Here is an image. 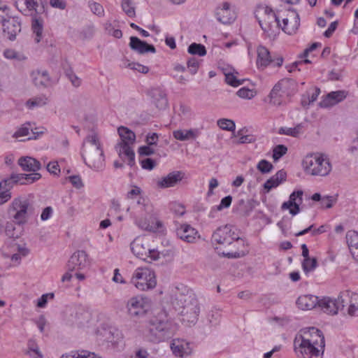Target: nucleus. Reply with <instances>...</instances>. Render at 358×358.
<instances>
[{
    "label": "nucleus",
    "instance_id": "1",
    "mask_svg": "<svg viewBox=\"0 0 358 358\" xmlns=\"http://www.w3.org/2000/svg\"><path fill=\"white\" fill-rule=\"evenodd\" d=\"M211 242L215 245L216 250H222L221 253L223 257L239 258L244 256V252L240 251V248L244 246L245 241L230 224L217 228L212 234Z\"/></svg>",
    "mask_w": 358,
    "mask_h": 358
},
{
    "label": "nucleus",
    "instance_id": "2",
    "mask_svg": "<svg viewBox=\"0 0 358 358\" xmlns=\"http://www.w3.org/2000/svg\"><path fill=\"white\" fill-rule=\"evenodd\" d=\"M82 157L91 169L100 171L105 167L103 151L96 134L88 135L83 144Z\"/></svg>",
    "mask_w": 358,
    "mask_h": 358
},
{
    "label": "nucleus",
    "instance_id": "3",
    "mask_svg": "<svg viewBox=\"0 0 358 358\" xmlns=\"http://www.w3.org/2000/svg\"><path fill=\"white\" fill-rule=\"evenodd\" d=\"M255 15L262 29L268 36H275L280 29L281 22L280 18L271 8L267 6H258L255 11Z\"/></svg>",
    "mask_w": 358,
    "mask_h": 358
},
{
    "label": "nucleus",
    "instance_id": "4",
    "mask_svg": "<svg viewBox=\"0 0 358 358\" xmlns=\"http://www.w3.org/2000/svg\"><path fill=\"white\" fill-rule=\"evenodd\" d=\"M33 213L34 208L30 201L25 197L15 198L8 209L9 217L18 225L26 224Z\"/></svg>",
    "mask_w": 358,
    "mask_h": 358
},
{
    "label": "nucleus",
    "instance_id": "5",
    "mask_svg": "<svg viewBox=\"0 0 358 358\" xmlns=\"http://www.w3.org/2000/svg\"><path fill=\"white\" fill-rule=\"evenodd\" d=\"M303 166L306 172L313 176H326L331 170L329 159L318 154L307 155L303 160Z\"/></svg>",
    "mask_w": 358,
    "mask_h": 358
},
{
    "label": "nucleus",
    "instance_id": "6",
    "mask_svg": "<svg viewBox=\"0 0 358 358\" xmlns=\"http://www.w3.org/2000/svg\"><path fill=\"white\" fill-rule=\"evenodd\" d=\"M131 283L141 291L153 289L157 285L155 274L148 268H138L131 278Z\"/></svg>",
    "mask_w": 358,
    "mask_h": 358
},
{
    "label": "nucleus",
    "instance_id": "7",
    "mask_svg": "<svg viewBox=\"0 0 358 358\" xmlns=\"http://www.w3.org/2000/svg\"><path fill=\"white\" fill-rule=\"evenodd\" d=\"M171 324L168 320H152L148 327L146 336L154 343H159L171 336Z\"/></svg>",
    "mask_w": 358,
    "mask_h": 358
},
{
    "label": "nucleus",
    "instance_id": "8",
    "mask_svg": "<svg viewBox=\"0 0 358 358\" xmlns=\"http://www.w3.org/2000/svg\"><path fill=\"white\" fill-rule=\"evenodd\" d=\"M172 303L174 308L179 312L181 310H185L187 307H191L194 305L198 304V301L192 291L186 287H182L180 289L176 288L172 297Z\"/></svg>",
    "mask_w": 358,
    "mask_h": 358
},
{
    "label": "nucleus",
    "instance_id": "9",
    "mask_svg": "<svg viewBox=\"0 0 358 358\" xmlns=\"http://www.w3.org/2000/svg\"><path fill=\"white\" fill-rule=\"evenodd\" d=\"M299 341L320 345L321 349H324L325 345L324 337L322 331L315 327L303 329L299 336L296 337L294 345H297Z\"/></svg>",
    "mask_w": 358,
    "mask_h": 358
},
{
    "label": "nucleus",
    "instance_id": "10",
    "mask_svg": "<svg viewBox=\"0 0 358 358\" xmlns=\"http://www.w3.org/2000/svg\"><path fill=\"white\" fill-rule=\"evenodd\" d=\"M149 306L148 299L143 296H133L127 303V313L132 317L145 315Z\"/></svg>",
    "mask_w": 358,
    "mask_h": 358
},
{
    "label": "nucleus",
    "instance_id": "11",
    "mask_svg": "<svg viewBox=\"0 0 358 358\" xmlns=\"http://www.w3.org/2000/svg\"><path fill=\"white\" fill-rule=\"evenodd\" d=\"M90 265V261L86 252L84 250H78L71 256L66 266L69 271H79L87 268Z\"/></svg>",
    "mask_w": 358,
    "mask_h": 358
},
{
    "label": "nucleus",
    "instance_id": "12",
    "mask_svg": "<svg viewBox=\"0 0 358 358\" xmlns=\"http://www.w3.org/2000/svg\"><path fill=\"white\" fill-rule=\"evenodd\" d=\"M295 351L303 358H322L324 349H321L320 345L299 341L295 345Z\"/></svg>",
    "mask_w": 358,
    "mask_h": 358
},
{
    "label": "nucleus",
    "instance_id": "13",
    "mask_svg": "<svg viewBox=\"0 0 358 358\" xmlns=\"http://www.w3.org/2000/svg\"><path fill=\"white\" fill-rule=\"evenodd\" d=\"M3 27V32L10 41H14L16 36L21 31V22L17 17H9L1 19Z\"/></svg>",
    "mask_w": 358,
    "mask_h": 358
},
{
    "label": "nucleus",
    "instance_id": "14",
    "mask_svg": "<svg viewBox=\"0 0 358 358\" xmlns=\"http://www.w3.org/2000/svg\"><path fill=\"white\" fill-rule=\"evenodd\" d=\"M300 25L299 15L294 10H290L287 17L282 18L280 27L285 33L292 35L296 33Z\"/></svg>",
    "mask_w": 358,
    "mask_h": 358
},
{
    "label": "nucleus",
    "instance_id": "15",
    "mask_svg": "<svg viewBox=\"0 0 358 358\" xmlns=\"http://www.w3.org/2000/svg\"><path fill=\"white\" fill-rule=\"evenodd\" d=\"M132 252L138 258L148 260L149 255L148 242L145 237H137L131 243Z\"/></svg>",
    "mask_w": 358,
    "mask_h": 358
},
{
    "label": "nucleus",
    "instance_id": "16",
    "mask_svg": "<svg viewBox=\"0 0 358 358\" xmlns=\"http://www.w3.org/2000/svg\"><path fill=\"white\" fill-rule=\"evenodd\" d=\"M173 354L177 357H185L192 354V348L189 342L183 339H173L171 343Z\"/></svg>",
    "mask_w": 358,
    "mask_h": 358
},
{
    "label": "nucleus",
    "instance_id": "17",
    "mask_svg": "<svg viewBox=\"0 0 358 358\" xmlns=\"http://www.w3.org/2000/svg\"><path fill=\"white\" fill-rule=\"evenodd\" d=\"M341 303V294L337 299H332L329 297H325L319 301V306L323 310L324 312L335 315L337 314L339 310H343V304Z\"/></svg>",
    "mask_w": 358,
    "mask_h": 358
},
{
    "label": "nucleus",
    "instance_id": "18",
    "mask_svg": "<svg viewBox=\"0 0 358 358\" xmlns=\"http://www.w3.org/2000/svg\"><path fill=\"white\" fill-rule=\"evenodd\" d=\"M341 303L349 302L348 313L350 316H358V294L345 290L341 292Z\"/></svg>",
    "mask_w": 358,
    "mask_h": 358
},
{
    "label": "nucleus",
    "instance_id": "19",
    "mask_svg": "<svg viewBox=\"0 0 358 358\" xmlns=\"http://www.w3.org/2000/svg\"><path fill=\"white\" fill-rule=\"evenodd\" d=\"M217 20L222 24H231L236 19V13L230 8V5L227 2L222 4V7L217 8L215 11Z\"/></svg>",
    "mask_w": 358,
    "mask_h": 358
},
{
    "label": "nucleus",
    "instance_id": "20",
    "mask_svg": "<svg viewBox=\"0 0 358 358\" xmlns=\"http://www.w3.org/2000/svg\"><path fill=\"white\" fill-rule=\"evenodd\" d=\"M183 177L184 173L182 171H173L159 179L157 182V185L162 189L174 187L182 180Z\"/></svg>",
    "mask_w": 358,
    "mask_h": 358
},
{
    "label": "nucleus",
    "instance_id": "21",
    "mask_svg": "<svg viewBox=\"0 0 358 358\" xmlns=\"http://www.w3.org/2000/svg\"><path fill=\"white\" fill-rule=\"evenodd\" d=\"M133 145L122 144L117 143L115 145V150L119 157L125 161L127 159V164L130 166H133L135 164V153L132 148Z\"/></svg>",
    "mask_w": 358,
    "mask_h": 358
},
{
    "label": "nucleus",
    "instance_id": "22",
    "mask_svg": "<svg viewBox=\"0 0 358 358\" xmlns=\"http://www.w3.org/2000/svg\"><path fill=\"white\" fill-rule=\"evenodd\" d=\"M129 47L134 51L143 55L147 52L155 53L156 49L153 45L148 44L147 42L141 41L136 36H131Z\"/></svg>",
    "mask_w": 358,
    "mask_h": 358
},
{
    "label": "nucleus",
    "instance_id": "23",
    "mask_svg": "<svg viewBox=\"0 0 358 358\" xmlns=\"http://www.w3.org/2000/svg\"><path fill=\"white\" fill-rule=\"evenodd\" d=\"M30 76L33 84L38 88L47 87L50 82V76L46 70H33L30 73Z\"/></svg>",
    "mask_w": 358,
    "mask_h": 358
},
{
    "label": "nucleus",
    "instance_id": "24",
    "mask_svg": "<svg viewBox=\"0 0 358 358\" xmlns=\"http://www.w3.org/2000/svg\"><path fill=\"white\" fill-rule=\"evenodd\" d=\"M101 340L112 345L118 343L122 338L123 334L121 331L115 327L103 329L101 333Z\"/></svg>",
    "mask_w": 358,
    "mask_h": 358
},
{
    "label": "nucleus",
    "instance_id": "25",
    "mask_svg": "<svg viewBox=\"0 0 358 358\" xmlns=\"http://www.w3.org/2000/svg\"><path fill=\"white\" fill-rule=\"evenodd\" d=\"M199 312V303L196 305L193 304L191 307H187L185 310H181L180 314L182 322L187 324H195L198 320Z\"/></svg>",
    "mask_w": 358,
    "mask_h": 358
},
{
    "label": "nucleus",
    "instance_id": "26",
    "mask_svg": "<svg viewBox=\"0 0 358 358\" xmlns=\"http://www.w3.org/2000/svg\"><path fill=\"white\" fill-rule=\"evenodd\" d=\"M177 236L187 243H193L196 239L198 231L189 224H181L176 230Z\"/></svg>",
    "mask_w": 358,
    "mask_h": 358
},
{
    "label": "nucleus",
    "instance_id": "27",
    "mask_svg": "<svg viewBox=\"0 0 358 358\" xmlns=\"http://www.w3.org/2000/svg\"><path fill=\"white\" fill-rule=\"evenodd\" d=\"M18 165L24 171L36 172L41 169V164L35 158L31 157H21L17 161Z\"/></svg>",
    "mask_w": 358,
    "mask_h": 358
},
{
    "label": "nucleus",
    "instance_id": "28",
    "mask_svg": "<svg viewBox=\"0 0 358 358\" xmlns=\"http://www.w3.org/2000/svg\"><path fill=\"white\" fill-rule=\"evenodd\" d=\"M347 96V92L343 90H338L335 92H331L329 93L325 99L321 102L320 105L322 107H329L334 106L343 99H345Z\"/></svg>",
    "mask_w": 358,
    "mask_h": 358
},
{
    "label": "nucleus",
    "instance_id": "29",
    "mask_svg": "<svg viewBox=\"0 0 358 358\" xmlns=\"http://www.w3.org/2000/svg\"><path fill=\"white\" fill-rule=\"evenodd\" d=\"M296 304L302 310H311L319 304V300L316 296L306 294L298 298Z\"/></svg>",
    "mask_w": 358,
    "mask_h": 358
},
{
    "label": "nucleus",
    "instance_id": "30",
    "mask_svg": "<svg viewBox=\"0 0 358 358\" xmlns=\"http://www.w3.org/2000/svg\"><path fill=\"white\" fill-rule=\"evenodd\" d=\"M286 177L287 173L284 170L278 171L264 184V187L266 189V192H268L271 189L278 187L286 180Z\"/></svg>",
    "mask_w": 358,
    "mask_h": 358
},
{
    "label": "nucleus",
    "instance_id": "31",
    "mask_svg": "<svg viewBox=\"0 0 358 358\" xmlns=\"http://www.w3.org/2000/svg\"><path fill=\"white\" fill-rule=\"evenodd\" d=\"M346 241L350 253L353 258L358 262V233L355 231H350L347 232Z\"/></svg>",
    "mask_w": 358,
    "mask_h": 358
},
{
    "label": "nucleus",
    "instance_id": "32",
    "mask_svg": "<svg viewBox=\"0 0 358 358\" xmlns=\"http://www.w3.org/2000/svg\"><path fill=\"white\" fill-rule=\"evenodd\" d=\"M257 64L258 66L266 67L269 64H271L273 58L270 54L268 50L264 46L259 45L257 48Z\"/></svg>",
    "mask_w": 358,
    "mask_h": 358
},
{
    "label": "nucleus",
    "instance_id": "33",
    "mask_svg": "<svg viewBox=\"0 0 358 358\" xmlns=\"http://www.w3.org/2000/svg\"><path fill=\"white\" fill-rule=\"evenodd\" d=\"M118 134L120 137V143L122 144H127V145H134L136 141V135L135 134L128 129L127 127L121 126L117 129Z\"/></svg>",
    "mask_w": 358,
    "mask_h": 358
},
{
    "label": "nucleus",
    "instance_id": "34",
    "mask_svg": "<svg viewBox=\"0 0 358 358\" xmlns=\"http://www.w3.org/2000/svg\"><path fill=\"white\" fill-rule=\"evenodd\" d=\"M199 131L197 129H188L182 130L178 129L173 132V137L179 141H184L191 138L194 139L199 135Z\"/></svg>",
    "mask_w": 358,
    "mask_h": 358
},
{
    "label": "nucleus",
    "instance_id": "35",
    "mask_svg": "<svg viewBox=\"0 0 358 358\" xmlns=\"http://www.w3.org/2000/svg\"><path fill=\"white\" fill-rule=\"evenodd\" d=\"M248 129L244 127L239 129L237 132H234L232 136L239 137L238 140L235 142L236 144L252 143L256 141V137L253 134H246Z\"/></svg>",
    "mask_w": 358,
    "mask_h": 358
},
{
    "label": "nucleus",
    "instance_id": "36",
    "mask_svg": "<svg viewBox=\"0 0 358 358\" xmlns=\"http://www.w3.org/2000/svg\"><path fill=\"white\" fill-rule=\"evenodd\" d=\"M29 130L31 131L33 134H43V131H37L36 128L34 129L31 127V122H27L23 124L13 135V138H19L22 136H26L29 134Z\"/></svg>",
    "mask_w": 358,
    "mask_h": 358
},
{
    "label": "nucleus",
    "instance_id": "37",
    "mask_svg": "<svg viewBox=\"0 0 358 358\" xmlns=\"http://www.w3.org/2000/svg\"><path fill=\"white\" fill-rule=\"evenodd\" d=\"M34 41L38 43L43 38V20L41 18H34L31 24Z\"/></svg>",
    "mask_w": 358,
    "mask_h": 358
},
{
    "label": "nucleus",
    "instance_id": "38",
    "mask_svg": "<svg viewBox=\"0 0 358 358\" xmlns=\"http://www.w3.org/2000/svg\"><path fill=\"white\" fill-rule=\"evenodd\" d=\"M155 104L159 109H164L168 106L166 94L162 90H157L154 94Z\"/></svg>",
    "mask_w": 358,
    "mask_h": 358
},
{
    "label": "nucleus",
    "instance_id": "39",
    "mask_svg": "<svg viewBox=\"0 0 358 358\" xmlns=\"http://www.w3.org/2000/svg\"><path fill=\"white\" fill-rule=\"evenodd\" d=\"M48 103V98L45 95L42 94L29 99L26 105L29 108H33L34 107H42L45 106Z\"/></svg>",
    "mask_w": 358,
    "mask_h": 358
},
{
    "label": "nucleus",
    "instance_id": "40",
    "mask_svg": "<svg viewBox=\"0 0 358 358\" xmlns=\"http://www.w3.org/2000/svg\"><path fill=\"white\" fill-rule=\"evenodd\" d=\"M105 33L108 35L112 36L116 38H120L122 36V32L120 29H116L110 21H107L103 24Z\"/></svg>",
    "mask_w": 358,
    "mask_h": 358
},
{
    "label": "nucleus",
    "instance_id": "41",
    "mask_svg": "<svg viewBox=\"0 0 358 358\" xmlns=\"http://www.w3.org/2000/svg\"><path fill=\"white\" fill-rule=\"evenodd\" d=\"M187 52L193 55L205 56L207 53L205 46L201 43H193L188 47Z\"/></svg>",
    "mask_w": 358,
    "mask_h": 358
},
{
    "label": "nucleus",
    "instance_id": "42",
    "mask_svg": "<svg viewBox=\"0 0 358 358\" xmlns=\"http://www.w3.org/2000/svg\"><path fill=\"white\" fill-rule=\"evenodd\" d=\"M282 86L280 83H278L274 85L272 90L270 92L269 96H270V101L273 105H280L281 101L279 99L281 96L280 94V92L281 91Z\"/></svg>",
    "mask_w": 358,
    "mask_h": 358
},
{
    "label": "nucleus",
    "instance_id": "43",
    "mask_svg": "<svg viewBox=\"0 0 358 358\" xmlns=\"http://www.w3.org/2000/svg\"><path fill=\"white\" fill-rule=\"evenodd\" d=\"M217 125L223 130L234 131L236 128L235 122L229 119L222 118L217 120Z\"/></svg>",
    "mask_w": 358,
    "mask_h": 358
},
{
    "label": "nucleus",
    "instance_id": "44",
    "mask_svg": "<svg viewBox=\"0 0 358 358\" xmlns=\"http://www.w3.org/2000/svg\"><path fill=\"white\" fill-rule=\"evenodd\" d=\"M27 353L34 358H43V355L39 351V348L34 340L29 341L28 351Z\"/></svg>",
    "mask_w": 358,
    "mask_h": 358
},
{
    "label": "nucleus",
    "instance_id": "45",
    "mask_svg": "<svg viewBox=\"0 0 358 358\" xmlns=\"http://www.w3.org/2000/svg\"><path fill=\"white\" fill-rule=\"evenodd\" d=\"M301 125L298 124L294 128L290 127H281L279 129L278 133L280 134L290 136L292 137H296L300 134Z\"/></svg>",
    "mask_w": 358,
    "mask_h": 358
},
{
    "label": "nucleus",
    "instance_id": "46",
    "mask_svg": "<svg viewBox=\"0 0 358 358\" xmlns=\"http://www.w3.org/2000/svg\"><path fill=\"white\" fill-rule=\"evenodd\" d=\"M75 317V324L77 325L78 327H80L88 322L90 319V315L87 312L81 310L76 313Z\"/></svg>",
    "mask_w": 358,
    "mask_h": 358
},
{
    "label": "nucleus",
    "instance_id": "47",
    "mask_svg": "<svg viewBox=\"0 0 358 358\" xmlns=\"http://www.w3.org/2000/svg\"><path fill=\"white\" fill-rule=\"evenodd\" d=\"M317 266V259L313 257L311 259H304L302 262V268L306 273L313 271Z\"/></svg>",
    "mask_w": 358,
    "mask_h": 358
},
{
    "label": "nucleus",
    "instance_id": "48",
    "mask_svg": "<svg viewBox=\"0 0 358 358\" xmlns=\"http://www.w3.org/2000/svg\"><path fill=\"white\" fill-rule=\"evenodd\" d=\"M287 152V148L284 145H278L273 150V159L274 162H278Z\"/></svg>",
    "mask_w": 358,
    "mask_h": 358
},
{
    "label": "nucleus",
    "instance_id": "49",
    "mask_svg": "<svg viewBox=\"0 0 358 358\" xmlns=\"http://www.w3.org/2000/svg\"><path fill=\"white\" fill-rule=\"evenodd\" d=\"M122 8L124 13L130 17H133L136 15L135 8L133 6L131 0H122Z\"/></svg>",
    "mask_w": 358,
    "mask_h": 358
},
{
    "label": "nucleus",
    "instance_id": "50",
    "mask_svg": "<svg viewBox=\"0 0 358 358\" xmlns=\"http://www.w3.org/2000/svg\"><path fill=\"white\" fill-rule=\"evenodd\" d=\"M24 2L29 10H35L36 13L44 12V6L42 5L39 7L36 0H24Z\"/></svg>",
    "mask_w": 358,
    "mask_h": 358
},
{
    "label": "nucleus",
    "instance_id": "51",
    "mask_svg": "<svg viewBox=\"0 0 358 358\" xmlns=\"http://www.w3.org/2000/svg\"><path fill=\"white\" fill-rule=\"evenodd\" d=\"M257 169L262 173H268L273 169V164L266 159H262L257 164Z\"/></svg>",
    "mask_w": 358,
    "mask_h": 358
},
{
    "label": "nucleus",
    "instance_id": "52",
    "mask_svg": "<svg viewBox=\"0 0 358 358\" xmlns=\"http://www.w3.org/2000/svg\"><path fill=\"white\" fill-rule=\"evenodd\" d=\"M187 67L188 71L192 75H194L196 73L199 67V62L194 57H191L188 59L187 62Z\"/></svg>",
    "mask_w": 358,
    "mask_h": 358
},
{
    "label": "nucleus",
    "instance_id": "53",
    "mask_svg": "<svg viewBox=\"0 0 358 358\" xmlns=\"http://www.w3.org/2000/svg\"><path fill=\"white\" fill-rule=\"evenodd\" d=\"M225 80L227 84L233 87H238L242 85L244 82V80L237 79L234 73H226Z\"/></svg>",
    "mask_w": 358,
    "mask_h": 358
},
{
    "label": "nucleus",
    "instance_id": "54",
    "mask_svg": "<svg viewBox=\"0 0 358 358\" xmlns=\"http://www.w3.org/2000/svg\"><path fill=\"white\" fill-rule=\"evenodd\" d=\"M220 310L217 308L212 309L208 314V320L213 324H217L220 320Z\"/></svg>",
    "mask_w": 358,
    "mask_h": 358
},
{
    "label": "nucleus",
    "instance_id": "55",
    "mask_svg": "<svg viewBox=\"0 0 358 358\" xmlns=\"http://www.w3.org/2000/svg\"><path fill=\"white\" fill-rule=\"evenodd\" d=\"M89 6L94 14L99 17L103 16L104 9L100 3L94 1H90Z\"/></svg>",
    "mask_w": 358,
    "mask_h": 358
},
{
    "label": "nucleus",
    "instance_id": "56",
    "mask_svg": "<svg viewBox=\"0 0 358 358\" xmlns=\"http://www.w3.org/2000/svg\"><path fill=\"white\" fill-rule=\"evenodd\" d=\"M24 185H30L34 183V182L38 181L41 178V174L39 173L33 172L31 173H24Z\"/></svg>",
    "mask_w": 358,
    "mask_h": 358
},
{
    "label": "nucleus",
    "instance_id": "57",
    "mask_svg": "<svg viewBox=\"0 0 358 358\" xmlns=\"http://www.w3.org/2000/svg\"><path fill=\"white\" fill-rule=\"evenodd\" d=\"M236 94L241 98L251 99L255 96V92L248 88L243 87L237 91Z\"/></svg>",
    "mask_w": 358,
    "mask_h": 358
},
{
    "label": "nucleus",
    "instance_id": "58",
    "mask_svg": "<svg viewBox=\"0 0 358 358\" xmlns=\"http://www.w3.org/2000/svg\"><path fill=\"white\" fill-rule=\"evenodd\" d=\"M6 188L0 184V205L4 204L11 198V193Z\"/></svg>",
    "mask_w": 358,
    "mask_h": 358
},
{
    "label": "nucleus",
    "instance_id": "59",
    "mask_svg": "<svg viewBox=\"0 0 358 358\" xmlns=\"http://www.w3.org/2000/svg\"><path fill=\"white\" fill-rule=\"evenodd\" d=\"M48 171L53 175L59 176L60 173V169L57 162H50L47 164Z\"/></svg>",
    "mask_w": 358,
    "mask_h": 358
},
{
    "label": "nucleus",
    "instance_id": "60",
    "mask_svg": "<svg viewBox=\"0 0 358 358\" xmlns=\"http://www.w3.org/2000/svg\"><path fill=\"white\" fill-rule=\"evenodd\" d=\"M336 199L332 196H326L321 199V206L323 208H330L333 206Z\"/></svg>",
    "mask_w": 358,
    "mask_h": 358
},
{
    "label": "nucleus",
    "instance_id": "61",
    "mask_svg": "<svg viewBox=\"0 0 358 358\" xmlns=\"http://www.w3.org/2000/svg\"><path fill=\"white\" fill-rule=\"evenodd\" d=\"M138 152L140 156H150L155 153L153 148L150 145H143L138 148Z\"/></svg>",
    "mask_w": 358,
    "mask_h": 358
},
{
    "label": "nucleus",
    "instance_id": "62",
    "mask_svg": "<svg viewBox=\"0 0 358 358\" xmlns=\"http://www.w3.org/2000/svg\"><path fill=\"white\" fill-rule=\"evenodd\" d=\"M141 164L143 169L152 170L156 166V162L150 158H146L141 161Z\"/></svg>",
    "mask_w": 358,
    "mask_h": 358
},
{
    "label": "nucleus",
    "instance_id": "63",
    "mask_svg": "<svg viewBox=\"0 0 358 358\" xmlns=\"http://www.w3.org/2000/svg\"><path fill=\"white\" fill-rule=\"evenodd\" d=\"M69 180L72 185L77 188L80 189L83 187V182L81 178L79 176H71L69 177Z\"/></svg>",
    "mask_w": 358,
    "mask_h": 358
},
{
    "label": "nucleus",
    "instance_id": "64",
    "mask_svg": "<svg viewBox=\"0 0 358 358\" xmlns=\"http://www.w3.org/2000/svg\"><path fill=\"white\" fill-rule=\"evenodd\" d=\"M74 355H76V358H101L94 353H91L85 350L81 352H74Z\"/></svg>",
    "mask_w": 358,
    "mask_h": 358
}]
</instances>
